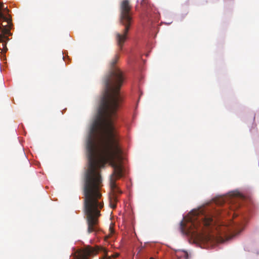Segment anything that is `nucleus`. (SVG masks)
I'll list each match as a JSON object with an SVG mask.
<instances>
[{
    "label": "nucleus",
    "instance_id": "1",
    "mask_svg": "<svg viewBox=\"0 0 259 259\" xmlns=\"http://www.w3.org/2000/svg\"><path fill=\"white\" fill-rule=\"evenodd\" d=\"M87 149L89 167L83 186L84 209L88 226L87 232L95 235L100 231L99 218L104 203L101 200L102 178L99 169L109 163L113 171L110 176V185L113 193L110 205L115 208L117 194L122 192L116 185V180L123 176L122 151L117 132H90Z\"/></svg>",
    "mask_w": 259,
    "mask_h": 259
},
{
    "label": "nucleus",
    "instance_id": "2",
    "mask_svg": "<svg viewBox=\"0 0 259 259\" xmlns=\"http://www.w3.org/2000/svg\"><path fill=\"white\" fill-rule=\"evenodd\" d=\"M119 56L116 55L111 61L112 67L109 74L104 80L105 89L101 101L98 116L92 123L90 132H116L114 120L116 113L123 102V97L120 92L124 76L122 71L115 66Z\"/></svg>",
    "mask_w": 259,
    "mask_h": 259
},
{
    "label": "nucleus",
    "instance_id": "3",
    "mask_svg": "<svg viewBox=\"0 0 259 259\" xmlns=\"http://www.w3.org/2000/svg\"><path fill=\"white\" fill-rule=\"evenodd\" d=\"M186 224L181 222V228L183 233L193 237H197L200 235L204 227L212 225L214 222L212 217L205 214L202 209L193 210L185 218Z\"/></svg>",
    "mask_w": 259,
    "mask_h": 259
},
{
    "label": "nucleus",
    "instance_id": "4",
    "mask_svg": "<svg viewBox=\"0 0 259 259\" xmlns=\"http://www.w3.org/2000/svg\"><path fill=\"white\" fill-rule=\"evenodd\" d=\"M120 22L124 26V28L121 33L115 34V39L119 49L122 47L127 39V34L131 24L132 17L131 14L132 6L128 0H123L120 4Z\"/></svg>",
    "mask_w": 259,
    "mask_h": 259
},
{
    "label": "nucleus",
    "instance_id": "5",
    "mask_svg": "<svg viewBox=\"0 0 259 259\" xmlns=\"http://www.w3.org/2000/svg\"><path fill=\"white\" fill-rule=\"evenodd\" d=\"M141 6L142 11L147 15L151 14L152 12H155L156 8L148 0H142Z\"/></svg>",
    "mask_w": 259,
    "mask_h": 259
},
{
    "label": "nucleus",
    "instance_id": "6",
    "mask_svg": "<svg viewBox=\"0 0 259 259\" xmlns=\"http://www.w3.org/2000/svg\"><path fill=\"white\" fill-rule=\"evenodd\" d=\"M12 24H7L6 25H2L3 28L1 29V32L2 33V35L0 34V42H3V46L4 47L6 44L4 43V39L9 40V38L7 36H6L5 35H11L10 32L11 26Z\"/></svg>",
    "mask_w": 259,
    "mask_h": 259
},
{
    "label": "nucleus",
    "instance_id": "7",
    "mask_svg": "<svg viewBox=\"0 0 259 259\" xmlns=\"http://www.w3.org/2000/svg\"><path fill=\"white\" fill-rule=\"evenodd\" d=\"M0 20L7 22V24H12L11 18L8 17L7 16L5 15L4 13H0Z\"/></svg>",
    "mask_w": 259,
    "mask_h": 259
},
{
    "label": "nucleus",
    "instance_id": "8",
    "mask_svg": "<svg viewBox=\"0 0 259 259\" xmlns=\"http://www.w3.org/2000/svg\"><path fill=\"white\" fill-rule=\"evenodd\" d=\"M118 255H119V254L117 253H115L109 255L108 252L107 253H105V255L101 257L100 258V259H114L115 258L117 257L118 256Z\"/></svg>",
    "mask_w": 259,
    "mask_h": 259
},
{
    "label": "nucleus",
    "instance_id": "9",
    "mask_svg": "<svg viewBox=\"0 0 259 259\" xmlns=\"http://www.w3.org/2000/svg\"><path fill=\"white\" fill-rule=\"evenodd\" d=\"M2 10H3V11L1 12L0 13H4L5 15L9 16V10L7 8H4Z\"/></svg>",
    "mask_w": 259,
    "mask_h": 259
},
{
    "label": "nucleus",
    "instance_id": "10",
    "mask_svg": "<svg viewBox=\"0 0 259 259\" xmlns=\"http://www.w3.org/2000/svg\"><path fill=\"white\" fill-rule=\"evenodd\" d=\"M241 231V230H239V231H235V232H234V234H233V236H235L236 235H238Z\"/></svg>",
    "mask_w": 259,
    "mask_h": 259
},
{
    "label": "nucleus",
    "instance_id": "11",
    "mask_svg": "<svg viewBox=\"0 0 259 259\" xmlns=\"http://www.w3.org/2000/svg\"><path fill=\"white\" fill-rule=\"evenodd\" d=\"M0 7H1V11L4 8V4L2 2H0Z\"/></svg>",
    "mask_w": 259,
    "mask_h": 259
},
{
    "label": "nucleus",
    "instance_id": "12",
    "mask_svg": "<svg viewBox=\"0 0 259 259\" xmlns=\"http://www.w3.org/2000/svg\"><path fill=\"white\" fill-rule=\"evenodd\" d=\"M185 259H189L188 258V254L187 253H186L185 255Z\"/></svg>",
    "mask_w": 259,
    "mask_h": 259
},
{
    "label": "nucleus",
    "instance_id": "13",
    "mask_svg": "<svg viewBox=\"0 0 259 259\" xmlns=\"http://www.w3.org/2000/svg\"><path fill=\"white\" fill-rule=\"evenodd\" d=\"M2 25H3L2 23L0 25V31H1V29L3 28Z\"/></svg>",
    "mask_w": 259,
    "mask_h": 259
},
{
    "label": "nucleus",
    "instance_id": "14",
    "mask_svg": "<svg viewBox=\"0 0 259 259\" xmlns=\"http://www.w3.org/2000/svg\"><path fill=\"white\" fill-rule=\"evenodd\" d=\"M149 259H154L153 257H150Z\"/></svg>",
    "mask_w": 259,
    "mask_h": 259
}]
</instances>
